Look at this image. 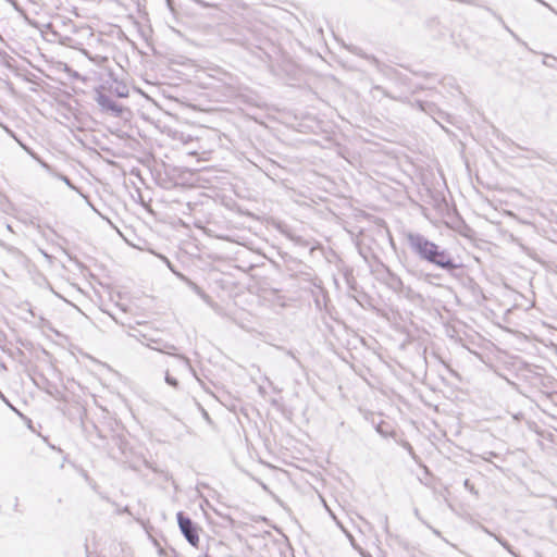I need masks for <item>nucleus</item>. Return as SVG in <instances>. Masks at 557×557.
Here are the masks:
<instances>
[{"instance_id": "a211bd4d", "label": "nucleus", "mask_w": 557, "mask_h": 557, "mask_svg": "<svg viewBox=\"0 0 557 557\" xmlns=\"http://www.w3.org/2000/svg\"><path fill=\"white\" fill-rule=\"evenodd\" d=\"M0 398H1L5 404H8L9 406H11V405H10V403H9V400H8V399H7V397L2 394V392H1V391H0Z\"/></svg>"}, {"instance_id": "dca6fc26", "label": "nucleus", "mask_w": 557, "mask_h": 557, "mask_svg": "<svg viewBox=\"0 0 557 557\" xmlns=\"http://www.w3.org/2000/svg\"><path fill=\"white\" fill-rule=\"evenodd\" d=\"M375 430H376V432H377L379 434H381V435H382V436H384V437H386V436H388V435H389V433H388L387 431H385V430H384V428H383V424H382V423H380L379 425H376Z\"/></svg>"}, {"instance_id": "1a4fd4ad", "label": "nucleus", "mask_w": 557, "mask_h": 557, "mask_svg": "<svg viewBox=\"0 0 557 557\" xmlns=\"http://www.w3.org/2000/svg\"><path fill=\"white\" fill-rule=\"evenodd\" d=\"M372 92H380L382 94L384 97H387V98H391L393 100H397V101H404V98L401 97H396V96H393L391 95L385 88H383L382 86H379V85H375L373 86L372 88Z\"/></svg>"}, {"instance_id": "9d476101", "label": "nucleus", "mask_w": 557, "mask_h": 557, "mask_svg": "<svg viewBox=\"0 0 557 557\" xmlns=\"http://www.w3.org/2000/svg\"><path fill=\"white\" fill-rule=\"evenodd\" d=\"M52 174L55 175L59 180H61L63 183H65L71 189L77 190L76 186L71 182V180L61 173H54L52 171Z\"/></svg>"}, {"instance_id": "20e7f679", "label": "nucleus", "mask_w": 557, "mask_h": 557, "mask_svg": "<svg viewBox=\"0 0 557 557\" xmlns=\"http://www.w3.org/2000/svg\"><path fill=\"white\" fill-rule=\"evenodd\" d=\"M177 523L180 530L186 541L194 547H197L199 544V534L197 524L183 511L177 512L176 515Z\"/></svg>"}, {"instance_id": "412c9836", "label": "nucleus", "mask_w": 557, "mask_h": 557, "mask_svg": "<svg viewBox=\"0 0 557 557\" xmlns=\"http://www.w3.org/2000/svg\"><path fill=\"white\" fill-rule=\"evenodd\" d=\"M433 533H434V534H436L437 536H440V535H441L440 531H438V530H436V529H433Z\"/></svg>"}, {"instance_id": "f3484780", "label": "nucleus", "mask_w": 557, "mask_h": 557, "mask_svg": "<svg viewBox=\"0 0 557 557\" xmlns=\"http://www.w3.org/2000/svg\"><path fill=\"white\" fill-rule=\"evenodd\" d=\"M403 446L412 457H414V450H413L412 446L410 445V443L404 442Z\"/></svg>"}, {"instance_id": "6e6552de", "label": "nucleus", "mask_w": 557, "mask_h": 557, "mask_svg": "<svg viewBox=\"0 0 557 557\" xmlns=\"http://www.w3.org/2000/svg\"><path fill=\"white\" fill-rule=\"evenodd\" d=\"M110 92L116 95L119 98H124L128 96V87L124 84L116 83L115 86H110Z\"/></svg>"}, {"instance_id": "4468645a", "label": "nucleus", "mask_w": 557, "mask_h": 557, "mask_svg": "<svg viewBox=\"0 0 557 557\" xmlns=\"http://www.w3.org/2000/svg\"><path fill=\"white\" fill-rule=\"evenodd\" d=\"M463 486L470 492V493H473V494H478V492L475 491L473 484L470 482L469 479H466L465 482H463Z\"/></svg>"}, {"instance_id": "4be33fe9", "label": "nucleus", "mask_w": 557, "mask_h": 557, "mask_svg": "<svg viewBox=\"0 0 557 557\" xmlns=\"http://www.w3.org/2000/svg\"><path fill=\"white\" fill-rule=\"evenodd\" d=\"M419 106H420L421 110H423V111L425 110V108H424L422 102H419Z\"/></svg>"}, {"instance_id": "5701e85b", "label": "nucleus", "mask_w": 557, "mask_h": 557, "mask_svg": "<svg viewBox=\"0 0 557 557\" xmlns=\"http://www.w3.org/2000/svg\"><path fill=\"white\" fill-rule=\"evenodd\" d=\"M287 354H288L289 356H292L293 358H295L294 354H293L290 350H288V351H287Z\"/></svg>"}, {"instance_id": "423d86ee", "label": "nucleus", "mask_w": 557, "mask_h": 557, "mask_svg": "<svg viewBox=\"0 0 557 557\" xmlns=\"http://www.w3.org/2000/svg\"><path fill=\"white\" fill-rule=\"evenodd\" d=\"M387 285L394 292L404 294L406 296H409V294L412 292L411 288L408 287V286H405V284L401 281V278L398 275L394 274V273H388Z\"/></svg>"}, {"instance_id": "39448f33", "label": "nucleus", "mask_w": 557, "mask_h": 557, "mask_svg": "<svg viewBox=\"0 0 557 557\" xmlns=\"http://www.w3.org/2000/svg\"><path fill=\"white\" fill-rule=\"evenodd\" d=\"M143 337L150 342L147 344L148 347H150L157 351L176 357L184 363V366L187 369L193 370L190 361L186 356L173 352L176 350V347L173 344H170L168 342H162L161 339L148 338L146 335H143Z\"/></svg>"}, {"instance_id": "f8f14e48", "label": "nucleus", "mask_w": 557, "mask_h": 557, "mask_svg": "<svg viewBox=\"0 0 557 557\" xmlns=\"http://www.w3.org/2000/svg\"><path fill=\"white\" fill-rule=\"evenodd\" d=\"M354 52H355L356 54H358V55H361V57L366 58L367 60H370V61H371L372 63H374V64H377V63H379V61H377V59H376L375 57H373V55H367V54H363V53H361V50H360V49L355 48V49H354Z\"/></svg>"}, {"instance_id": "0eeeda50", "label": "nucleus", "mask_w": 557, "mask_h": 557, "mask_svg": "<svg viewBox=\"0 0 557 557\" xmlns=\"http://www.w3.org/2000/svg\"><path fill=\"white\" fill-rule=\"evenodd\" d=\"M22 147L35 161L40 164L41 168H44L47 172L52 173V166L44 161L34 150L24 145H22Z\"/></svg>"}, {"instance_id": "7ed1b4c3", "label": "nucleus", "mask_w": 557, "mask_h": 557, "mask_svg": "<svg viewBox=\"0 0 557 557\" xmlns=\"http://www.w3.org/2000/svg\"><path fill=\"white\" fill-rule=\"evenodd\" d=\"M94 99L100 107L101 111L110 114L111 116L123 117L124 113L127 111L123 106L114 101L111 96L107 95L101 89H96Z\"/></svg>"}, {"instance_id": "f03ea898", "label": "nucleus", "mask_w": 557, "mask_h": 557, "mask_svg": "<svg viewBox=\"0 0 557 557\" xmlns=\"http://www.w3.org/2000/svg\"><path fill=\"white\" fill-rule=\"evenodd\" d=\"M267 27L253 26L248 29L249 36H240L234 39V42L244 47L259 60L267 63L271 60L270 50L274 49L272 41L264 34Z\"/></svg>"}, {"instance_id": "2eb2a0df", "label": "nucleus", "mask_w": 557, "mask_h": 557, "mask_svg": "<svg viewBox=\"0 0 557 557\" xmlns=\"http://www.w3.org/2000/svg\"><path fill=\"white\" fill-rule=\"evenodd\" d=\"M492 457H497V454L494 453V451H485L483 455H482V459L485 460V461H491V458Z\"/></svg>"}, {"instance_id": "ddd939ff", "label": "nucleus", "mask_w": 557, "mask_h": 557, "mask_svg": "<svg viewBox=\"0 0 557 557\" xmlns=\"http://www.w3.org/2000/svg\"><path fill=\"white\" fill-rule=\"evenodd\" d=\"M193 289L195 290V293H197L200 297H202L203 299L207 298V295L206 293L195 283H190Z\"/></svg>"}, {"instance_id": "6ab92c4d", "label": "nucleus", "mask_w": 557, "mask_h": 557, "mask_svg": "<svg viewBox=\"0 0 557 557\" xmlns=\"http://www.w3.org/2000/svg\"><path fill=\"white\" fill-rule=\"evenodd\" d=\"M536 1H537V2H540V3H542V4H544L545 7H547V8H549V9H552V8H550V5H549V4H547L546 2H544L543 0H536Z\"/></svg>"}, {"instance_id": "f257e3e1", "label": "nucleus", "mask_w": 557, "mask_h": 557, "mask_svg": "<svg viewBox=\"0 0 557 557\" xmlns=\"http://www.w3.org/2000/svg\"><path fill=\"white\" fill-rule=\"evenodd\" d=\"M406 239L410 251L421 261H425L449 273H454L461 268L447 249L431 242L424 235L409 232L406 235Z\"/></svg>"}, {"instance_id": "aec40b11", "label": "nucleus", "mask_w": 557, "mask_h": 557, "mask_svg": "<svg viewBox=\"0 0 557 557\" xmlns=\"http://www.w3.org/2000/svg\"><path fill=\"white\" fill-rule=\"evenodd\" d=\"M384 525H385V530H387L388 528V524H387V517L384 518Z\"/></svg>"}, {"instance_id": "9b49d317", "label": "nucleus", "mask_w": 557, "mask_h": 557, "mask_svg": "<svg viewBox=\"0 0 557 557\" xmlns=\"http://www.w3.org/2000/svg\"><path fill=\"white\" fill-rule=\"evenodd\" d=\"M166 384H169L170 386L174 387V388H177L178 387V381L173 377L168 371L165 373V377H164Z\"/></svg>"}]
</instances>
